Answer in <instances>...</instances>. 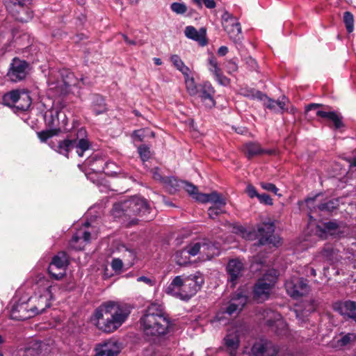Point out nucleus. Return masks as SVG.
Segmentation results:
<instances>
[{
    "label": "nucleus",
    "mask_w": 356,
    "mask_h": 356,
    "mask_svg": "<svg viewBox=\"0 0 356 356\" xmlns=\"http://www.w3.org/2000/svg\"><path fill=\"white\" fill-rule=\"evenodd\" d=\"M170 8L178 15H183L187 11V6L184 3L174 2L170 5Z\"/></svg>",
    "instance_id": "3c124183"
},
{
    "label": "nucleus",
    "mask_w": 356,
    "mask_h": 356,
    "mask_svg": "<svg viewBox=\"0 0 356 356\" xmlns=\"http://www.w3.org/2000/svg\"><path fill=\"white\" fill-rule=\"evenodd\" d=\"M22 91L18 90H12L3 96V104L9 107H15Z\"/></svg>",
    "instance_id": "c9c22d12"
},
{
    "label": "nucleus",
    "mask_w": 356,
    "mask_h": 356,
    "mask_svg": "<svg viewBox=\"0 0 356 356\" xmlns=\"http://www.w3.org/2000/svg\"><path fill=\"white\" fill-rule=\"evenodd\" d=\"M99 165L94 166L92 171L97 173L104 172L108 176H113L120 172V168L116 164L111 161H106L105 159H97Z\"/></svg>",
    "instance_id": "a878e982"
},
{
    "label": "nucleus",
    "mask_w": 356,
    "mask_h": 356,
    "mask_svg": "<svg viewBox=\"0 0 356 356\" xmlns=\"http://www.w3.org/2000/svg\"><path fill=\"white\" fill-rule=\"evenodd\" d=\"M92 103V110L96 115L102 114L106 111L104 99L102 96H95Z\"/></svg>",
    "instance_id": "58836bf2"
},
{
    "label": "nucleus",
    "mask_w": 356,
    "mask_h": 356,
    "mask_svg": "<svg viewBox=\"0 0 356 356\" xmlns=\"http://www.w3.org/2000/svg\"><path fill=\"white\" fill-rule=\"evenodd\" d=\"M224 30L228 34L229 38L236 44L241 43L243 40L241 26L237 20L229 21L222 26Z\"/></svg>",
    "instance_id": "4be33fe9"
},
{
    "label": "nucleus",
    "mask_w": 356,
    "mask_h": 356,
    "mask_svg": "<svg viewBox=\"0 0 356 356\" xmlns=\"http://www.w3.org/2000/svg\"><path fill=\"white\" fill-rule=\"evenodd\" d=\"M277 101H275L270 98H268L267 99V102H264V106L270 109V110H272V111H276V107H277Z\"/></svg>",
    "instance_id": "774afa93"
},
{
    "label": "nucleus",
    "mask_w": 356,
    "mask_h": 356,
    "mask_svg": "<svg viewBox=\"0 0 356 356\" xmlns=\"http://www.w3.org/2000/svg\"><path fill=\"white\" fill-rule=\"evenodd\" d=\"M97 159H104L101 156L98 154L92 155L87 159L86 161V164L90 167V169L92 170V168L94 166L99 165V163L97 161Z\"/></svg>",
    "instance_id": "4d7b16f0"
},
{
    "label": "nucleus",
    "mask_w": 356,
    "mask_h": 356,
    "mask_svg": "<svg viewBox=\"0 0 356 356\" xmlns=\"http://www.w3.org/2000/svg\"><path fill=\"white\" fill-rule=\"evenodd\" d=\"M31 305L29 300L26 302H17L15 304L10 310V317L12 319L17 321H24L32 318L34 312L31 310Z\"/></svg>",
    "instance_id": "a211bd4d"
},
{
    "label": "nucleus",
    "mask_w": 356,
    "mask_h": 356,
    "mask_svg": "<svg viewBox=\"0 0 356 356\" xmlns=\"http://www.w3.org/2000/svg\"><path fill=\"white\" fill-rule=\"evenodd\" d=\"M38 285V292L28 299L31 310L34 312V316L44 312L47 308L50 307V300L53 297L52 290L55 288L51 282L46 279L40 280Z\"/></svg>",
    "instance_id": "20e7f679"
},
{
    "label": "nucleus",
    "mask_w": 356,
    "mask_h": 356,
    "mask_svg": "<svg viewBox=\"0 0 356 356\" xmlns=\"http://www.w3.org/2000/svg\"><path fill=\"white\" fill-rule=\"evenodd\" d=\"M280 350V346L270 340L261 339L252 346L250 356H277Z\"/></svg>",
    "instance_id": "9b49d317"
},
{
    "label": "nucleus",
    "mask_w": 356,
    "mask_h": 356,
    "mask_svg": "<svg viewBox=\"0 0 356 356\" xmlns=\"http://www.w3.org/2000/svg\"><path fill=\"white\" fill-rule=\"evenodd\" d=\"M343 20L347 32L349 33H352L354 30L353 15L349 11H346L343 13Z\"/></svg>",
    "instance_id": "a18cd8bd"
},
{
    "label": "nucleus",
    "mask_w": 356,
    "mask_h": 356,
    "mask_svg": "<svg viewBox=\"0 0 356 356\" xmlns=\"http://www.w3.org/2000/svg\"><path fill=\"white\" fill-rule=\"evenodd\" d=\"M111 266L113 270L116 273H120L123 268V261L121 259L114 258L111 261Z\"/></svg>",
    "instance_id": "13d9d810"
},
{
    "label": "nucleus",
    "mask_w": 356,
    "mask_h": 356,
    "mask_svg": "<svg viewBox=\"0 0 356 356\" xmlns=\"http://www.w3.org/2000/svg\"><path fill=\"white\" fill-rule=\"evenodd\" d=\"M137 282H144L147 285L149 286H152L156 284V280L154 278L149 277L146 276H140L137 278Z\"/></svg>",
    "instance_id": "0e129e2a"
},
{
    "label": "nucleus",
    "mask_w": 356,
    "mask_h": 356,
    "mask_svg": "<svg viewBox=\"0 0 356 356\" xmlns=\"http://www.w3.org/2000/svg\"><path fill=\"white\" fill-rule=\"evenodd\" d=\"M95 350V356H116L120 352L118 343L114 340H109L99 344Z\"/></svg>",
    "instance_id": "412c9836"
},
{
    "label": "nucleus",
    "mask_w": 356,
    "mask_h": 356,
    "mask_svg": "<svg viewBox=\"0 0 356 356\" xmlns=\"http://www.w3.org/2000/svg\"><path fill=\"white\" fill-rule=\"evenodd\" d=\"M246 192L248 195V196L250 197V198H254L255 197H258V196L259 195V194L257 193L256 188L254 186H253L251 184H249L248 186H247V188H246Z\"/></svg>",
    "instance_id": "69168bd1"
},
{
    "label": "nucleus",
    "mask_w": 356,
    "mask_h": 356,
    "mask_svg": "<svg viewBox=\"0 0 356 356\" xmlns=\"http://www.w3.org/2000/svg\"><path fill=\"white\" fill-rule=\"evenodd\" d=\"M318 229H319L321 232H322V235L323 234L329 233L330 234H333V233L339 228V225L336 222L334 221H330L327 222H325L323 224V228H321L320 226H317Z\"/></svg>",
    "instance_id": "49530a36"
},
{
    "label": "nucleus",
    "mask_w": 356,
    "mask_h": 356,
    "mask_svg": "<svg viewBox=\"0 0 356 356\" xmlns=\"http://www.w3.org/2000/svg\"><path fill=\"white\" fill-rule=\"evenodd\" d=\"M215 90L211 83L204 82L201 86L199 97L202 102H203L207 108H213L216 105V101L213 99Z\"/></svg>",
    "instance_id": "aec40b11"
},
{
    "label": "nucleus",
    "mask_w": 356,
    "mask_h": 356,
    "mask_svg": "<svg viewBox=\"0 0 356 356\" xmlns=\"http://www.w3.org/2000/svg\"><path fill=\"white\" fill-rule=\"evenodd\" d=\"M196 200L202 203L211 202L213 205L218 204L220 206H225L226 204L225 200L222 198L221 195L217 192L197 195Z\"/></svg>",
    "instance_id": "cd10ccee"
},
{
    "label": "nucleus",
    "mask_w": 356,
    "mask_h": 356,
    "mask_svg": "<svg viewBox=\"0 0 356 356\" xmlns=\"http://www.w3.org/2000/svg\"><path fill=\"white\" fill-rule=\"evenodd\" d=\"M90 236L89 232L80 229L73 235L70 241V246L76 250H81L90 242Z\"/></svg>",
    "instance_id": "5701e85b"
},
{
    "label": "nucleus",
    "mask_w": 356,
    "mask_h": 356,
    "mask_svg": "<svg viewBox=\"0 0 356 356\" xmlns=\"http://www.w3.org/2000/svg\"><path fill=\"white\" fill-rule=\"evenodd\" d=\"M202 240L196 242L191 243L187 245L183 250L177 251L175 254L176 263L179 266H186L190 263L189 258L183 255L188 254L190 256L195 257L198 254H201Z\"/></svg>",
    "instance_id": "f3484780"
},
{
    "label": "nucleus",
    "mask_w": 356,
    "mask_h": 356,
    "mask_svg": "<svg viewBox=\"0 0 356 356\" xmlns=\"http://www.w3.org/2000/svg\"><path fill=\"white\" fill-rule=\"evenodd\" d=\"M257 198H258L259 202L261 204H264L266 205H270V206L273 204L272 198L268 194H266V193L259 194V195L258 196Z\"/></svg>",
    "instance_id": "680f3d73"
},
{
    "label": "nucleus",
    "mask_w": 356,
    "mask_h": 356,
    "mask_svg": "<svg viewBox=\"0 0 356 356\" xmlns=\"http://www.w3.org/2000/svg\"><path fill=\"white\" fill-rule=\"evenodd\" d=\"M284 285L287 294L294 299L307 295L310 291L308 281L298 276H293L286 280Z\"/></svg>",
    "instance_id": "6e6552de"
},
{
    "label": "nucleus",
    "mask_w": 356,
    "mask_h": 356,
    "mask_svg": "<svg viewBox=\"0 0 356 356\" xmlns=\"http://www.w3.org/2000/svg\"><path fill=\"white\" fill-rule=\"evenodd\" d=\"M144 334L147 336L161 337L167 334L172 323L161 305L151 304L140 319Z\"/></svg>",
    "instance_id": "f03ea898"
},
{
    "label": "nucleus",
    "mask_w": 356,
    "mask_h": 356,
    "mask_svg": "<svg viewBox=\"0 0 356 356\" xmlns=\"http://www.w3.org/2000/svg\"><path fill=\"white\" fill-rule=\"evenodd\" d=\"M225 346L229 356H236L237 350L240 345V339L236 332H231L224 338Z\"/></svg>",
    "instance_id": "bb28decb"
},
{
    "label": "nucleus",
    "mask_w": 356,
    "mask_h": 356,
    "mask_svg": "<svg viewBox=\"0 0 356 356\" xmlns=\"http://www.w3.org/2000/svg\"><path fill=\"white\" fill-rule=\"evenodd\" d=\"M58 132H56L52 129L50 130L42 131L38 133V136L42 142L47 141L49 138L52 137L54 135L57 134Z\"/></svg>",
    "instance_id": "6e6d98bb"
},
{
    "label": "nucleus",
    "mask_w": 356,
    "mask_h": 356,
    "mask_svg": "<svg viewBox=\"0 0 356 356\" xmlns=\"http://www.w3.org/2000/svg\"><path fill=\"white\" fill-rule=\"evenodd\" d=\"M181 276H176L167 286L166 293L181 299Z\"/></svg>",
    "instance_id": "473e14b6"
},
{
    "label": "nucleus",
    "mask_w": 356,
    "mask_h": 356,
    "mask_svg": "<svg viewBox=\"0 0 356 356\" xmlns=\"http://www.w3.org/2000/svg\"><path fill=\"white\" fill-rule=\"evenodd\" d=\"M275 224L273 222H263L259 225L257 229H247L243 226L236 227V232L240 234L243 238L247 240L258 239L256 245H265L273 244L277 245L280 241L274 235Z\"/></svg>",
    "instance_id": "7ed1b4c3"
},
{
    "label": "nucleus",
    "mask_w": 356,
    "mask_h": 356,
    "mask_svg": "<svg viewBox=\"0 0 356 356\" xmlns=\"http://www.w3.org/2000/svg\"><path fill=\"white\" fill-rule=\"evenodd\" d=\"M289 103V99L285 96H282L280 99H277V106L279 107L277 112H280L281 113L284 112L295 113L296 110L293 106L288 107Z\"/></svg>",
    "instance_id": "ea45409f"
},
{
    "label": "nucleus",
    "mask_w": 356,
    "mask_h": 356,
    "mask_svg": "<svg viewBox=\"0 0 356 356\" xmlns=\"http://www.w3.org/2000/svg\"><path fill=\"white\" fill-rule=\"evenodd\" d=\"M227 72L229 74H232L233 73L237 72L238 70V65L235 60L230 59L227 60L224 65Z\"/></svg>",
    "instance_id": "864d4df0"
},
{
    "label": "nucleus",
    "mask_w": 356,
    "mask_h": 356,
    "mask_svg": "<svg viewBox=\"0 0 356 356\" xmlns=\"http://www.w3.org/2000/svg\"><path fill=\"white\" fill-rule=\"evenodd\" d=\"M318 257L330 264H334L339 261V251L332 245H325Z\"/></svg>",
    "instance_id": "7c9ffc66"
},
{
    "label": "nucleus",
    "mask_w": 356,
    "mask_h": 356,
    "mask_svg": "<svg viewBox=\"0 0 356 356\" xmlns=\"http://www.w3.org/2000/svg\"><path fill=\"white\" fill-rule=\"evenodd\" d=\"M29 63L23 60L15 58L10 65L7 76L13 82L24 79L28 74Z\"/></svg>",
    "instance_id": "ddd939ff"
},
{
    "label": "nucleus",
    "mask_w": 356,
    "mask_h": 356,
    "mask_svg": "<svg viewBox=\"0 0 356 356\" xmlns=\"http://www.w3.org/2000/svg\"><path fill=\"white\" fill-rule=\"evenodd\" d=\"M338 207V202L337 200H330L325 202H322L318 204V211L323 212H332L336 209Z\"/></svg>",
    "instance_id": "c03bdc74"
},
{
    "label": "nucleus",
    "mask_w": 356,
    "mask_h": 356,
    "mask_svg": "<svg viewBox=\"0 0 356 356\" xmlns=\"http://www.w3.org/2000/svg\"><path fill=\"white\" fill-rule=\"evenodd\" d=\"M243 151L248 159H251L253 156L263 154H271L273 152L272 150H266L262 149L259 143L252 142L244 145Z\"/></svg>",
    "instance_id": "c85d7f7f"
},
{
    "label": "nucleus",
    "mask_w": 356,
    "mask_h": 356,
    "mask_svg": "<svg viewBox=\"0 0 356 356\" xmlns=\"http://www.w3.org/2000/svg\"><path fill=\"white\" fill-rule=\"evenodd\" d=\"M73 74L68 73L66 78H63L60 80L54 81L51 75L48 78V85L49 90L54 92L55 95L61 96L66 95L71 86L75 85L76 82L72 81Z\"/></svg>",
    "instance_id": "2eb2a0df"
},
{
    "label": "nucleus",
    "mask_w": 356,
    "mask_h": 356,
    "mask_svg": "<svg viewBox=\"0 0 356 356\" xmlns=\"http://www.w3.org/2000/svg\"><path fill=\"white\" fill-rule=\"evenodd\" d=\"M248 300V296L246 293L242 289H238L232 294L227 303L221 307L220 311L216 314L212 322L221 323L225 321V324L227 320L225 319L224 314L232 316L239 314L247 304Z\"/></svg>",
    "instance_id": "39448f33"
},
{
    "label": "nucleus",
    "mask_w": 356,
    "mask_h": 356,
    "mask_svg": "<svg viewBox=\"0 0 356 356\" xmlns=\"http://www.w3.org/2000/svg\"><path fill=\"white\" fill-rule=\"evenodd\" d=\"M87 138V131L86 130L81 127L76 131V138L73 140H76V144L74 148H76V152L77 154L82 157L84 154V152L88 150L91 147V144Z\"/></svg>",
    "instance_id": "6ab92c4d"
},
{
    "label": "nucleus",
    "mask_w": 356,
    "mask_h": 356,
    "mask_svg": "<svg viewBox=\"0 0 356 356\" xmlns=\"http://www.w3.org/2000/svg\"><path fill=\"white\" fill-rule=\"evenodd\" d=\"M181 184H183V188L185 189V191H187L188 194L195 200L197 195L202 194L201 193L198 192V189L195 185L187 181H181Z\"/></svg>",
    "instance_id": "de8ad7c7"
},
{
    "label": "nucleus",
    "mask_w": 356,
    "mask_h": 356,
    "mask_svg": "<svg viewBox=\"0 0 356 356\" xmlns=\"http://www.w3.org/2000/svg\"><path fill=\"white\" fill-rule=\"evenodd\" d=\"M76 140L66 138L58 142L56 148V152L66 157H68L69 152L74 148Z\"/></svg>",
    "instance_id": "72a5a7b5"
},
{
    "label": "nucleus",
    "mask_w": 356,
    "mask_h": 356,
    "mask_svg": "<svg viewBox=\"0 0 356 356\" xmlns=\"http://www.w3.org/2000/svg\"><path fill=\"white\" fill-rule=\"evenodd\" d=\"M215 80L221 86H227L230 83V79L225 76L223 73L214 77Z\"/></svg>",
    "instance_id": "e2e57ef3"
},
{
    "label": "nucleus",
    "mask_w": 356,
    "mask_h": 356,
    "mask_svg": "<svg viewBox=\"0 0 356 356\" xmlns=\"http://www.w3.org/2000/svg\"><path fill=\"white\" fill-rule=\"evenodd\" d=\"M316 115L332 121L334 123L335 129H339L343 126L341 117L335 112H327L318 110L316 111Z\"/></svg>",
    "instance_id": "f704fd0d"
},
{
    "label": "nucleus",
    "mask_w": 356,
    "mask_h": 356,
    "mask_svg": "<svg viewBox=\"0 0 356 356\" xmlns=\"http://www.w3.org/2000/svg\"><path fill=\"white\" fill-rule=\"evenodd\" d=\"M130 309L125 304L115 301L103 302L94 312L92 321L104 332H112L126 321Z\"/></svg>",
    "instance_id": "f257e3e1"
},
{
    "label": "nucleus",
    "mask_w": 356,
    "mask_h": 356,
    "mask_svg": "<svg viewBox=\"0 0 356 356\" xmlns=\"http://www.w3.org/2000/svg\"><path fill=\"white\" fill-rule=\"evenodd\" d=\"M334 309L344 317L351 318L356 322V302L351 300L337 303Z\"/></svg>",
    "instance_id": "b1692460"
},
{
    "label": "nucleus",
    "mask_w": 356,
    "mask_h": 356,
    "mask_svg": "<svg viewBox=\"0 0 356 356\" xmlns=\"http://www.w3.org/2000/svg\"><path fill=\"white\" fill-rule=\"evenodd\" d=\"M208 69L213 77L222 72L218 65L217 58L213 55L208 58Z\"/></svg>",
    "instance_id": "a19ab883"
},
{
    "label": "nucleus",
    "mask_w": 356,
    "mask_h": 356,
    "mask_svg": "<svg viewBox=\"0 0 356 356\" xmlns=\"http://www.w3.org/2000/svg\"><path fill=\"white\" fill-rule=\"evenodd\" d=\"M260 186L264 190L269 191V192H272L275 195H277L278 196H281L280 194L277 193L279 189L277 188V186L275 184H273L272 183H268V182H261Z\"/></svg>",
    "instance_id": "052dcab7"
},
{
    "label": "nucleus",
    "mask_w": 356,
    "mask_h": 356,
    "mask_svg": "<svg viewBox=\"0 0 356 356\" xmlns=\"http://www.w3.org/2000/svg\"><path fill=\"white\" fill-rule=\"evenodd\" d=\"M115 210H121L123 215L131 217L132 216H145L149 213V207L146 200L139 197H133L113 206Z\"/></svg>",
    "instance_id": "423d86ee"
},
{
    "label": "nucleus",
    "mask_w": 356,
    "mask_h": 356,
    "mask_svg": "<svg viewBox=\"0 0 356 356\" xmlns=\"http://www.w3.org/2000/svg\"><path fill=\"white\" fill-rule=\"evenodd\" d=\"M170 61L172 62L173 65L177 68V70H178L183 74V75H187V74H189V67L185 65L184 63L178 55H172L170 56Z\"/></svg>",
    "instance_id": "4c0bfd02"
},
{
    "label": "nucleus",
    "mask_w": 356,
    "mask_h": 356,
    "mask_svg": "<svg viewBox=\"0 0 356 356\" xmlns=\"http://www.w3.org/2000/svg\"><path fill=\"white\" fill-rule=\"evenodd\" d=\"M267 323L269 326H273L274 325V322L271 320H268ZM275 324L277 327H280L282 328V330L280 331H279V330L276 331V332L278 335L286 334V333L287 332V327H286V325L284 322L277 319L275 322Z\"/></svg>",
    "instance_id": "603ef678"
},
{
    "label": "nucleus",
    "mask_w": 356,
    "mask_h": 356,
    "mask_svg": "<svg viewBox=\"0 0 356 356\" xmlns=\"http://www.w3.org/2000/svg\"><path fill=\"white\" fill-rule=\"evenodd\" d=\"M67 265V259L65 253L59 252L53 257L48 268L49 273L55 280H60L65 275Z\"/></svg>",
    "instance_id": "4468645a"
},
{
    "label": "nucleus",
    "mask_w": 356,
    "mask_h": 356,
    "mask_svg": "<svg viewBox=\"0 0 356 356\" xmlns=\"http://www.w3.org/2000/svg\"><path fill=\"white\" fill-rule=\"evenodd\" d=\"M31 104V99L28 92L22 91L15 108L19 111L27 110Z\"/></svg>",
    "instance_id": "e433bc0d"
},
{
    "label": "nucleus",
    "mask_w": 356,
    "mask_h": 356,
    "mask_svg": "<svg viewBox=\"0 0 356 356\" xmlns=\"http://www.w3.org/2000/svg\"><path fill=\"white\" fill-rule=\"evenodd\" d=\"M267 277L268 275H266L263 279L259 280L254 286L253 298L258 302H264L269 298L271 289L277 279V272L274 271V275L269 282H266Z\"/></svg>",
    "instance_id": "f8f14e48"
},
{
    "label": "nucleus",
    "mask_w": 356,
    "mask_h": 356,
    "mask_svg": "<svg viewBox=\"0 0 356 356\" xmlns=\"http://www.w3.org/2000/svg\"><path fill=\"white\" fill-rule=\"evenodd\" d=\"M46 124L56 132H67L70 130L67 127V119L65 114L58 109H51L44 115Z\"/></svg>",
    "instance_id": "1a4fd4ad"
},
{
    "label": "nucleus",
    "mask_w": 356,
    "mask_h": 356,
    "mask_svg": "<svg viewBox=\"0 0 356 356\" xmlns=\"http://www.w3.org/2000/svg\"><path fill=\"white\" fill-rule=\"evenodd\" d=\"M26 1L29 0H4L7 10L21 22H27L33 18V12L24 7Z\"/></svg>",
    "instance_id": "9d476101"
},
{
    "label": "nucleus",
    "mask_w": 356,
    "mask_h": 356,
    "mask_svg": "<svg viewBox=\"0 0 356 356\" xmlns=\"http://www.w3.org/2000/svg\"><path fill=\"white\" fill-rule=\"evenodd\" d=\"M356 340V334L348 333L343 335L340 339L338 340L337 343L340 346H346L350 344L352 341Z\"/></svg>",
    "instance_id": "8fccbe9b"
},
{
    "label": "nucleus",
    "mask_w": 356,
    "mask_h": 356,
    "mask_svg": "<svg viewBox=\"0 0 356 356\" xmlns=\"http://www.w3.org/2000/svg\"><path fill=\"white\" fill-rule=\"evenodd\" d=\"M184 33L186 38L197 42L202 46L206 45L207 43V32L204 28H201L197 31L194 26H188L185 28Z\"/></svg>",
    "instance_id": "393cba45"
},
{
    "label": "nucleus",
    "mask_w": 356,
    "mask_h": 356,
    "mask_svg": "<svg viewBox=\"0 0 356 356\" xmlns=\"http://www.w3.org/2000/svg\"><path fill=\"white\" fill-rule=\"evenodd\" d=\"M224 207L225 206H220L218 204L210 207L208 209V214L209 217L214 219L216 216L222 212V208Z\"/></svg>",
    "instance_id": "5fc2aeb1"
},
{
    "label": "nucleus",
    "mask_w": 356,
    "mask_h": 356,
    "mask_svg": "<svg viewBox=\"0 0 356 356\" xmlns=\"http://www.w3.org/2000/svg\"><path fill=\"white\" fill-rule=\"evenodd\" d=\"M118 250L122 254V258L125 264L128 267L132 266L136 258V252L135 250L131 248H128L125 245H120L118 248Z\"/></svg>",
    "instance_id": "2f4dec72"
},
{
    "label": "nucleus",
    "mask_w": 356,
    "mask_h": 356,
    "mask_svg": "<svg viewBox=\"0 0 356 356\" xmlns=\"http://www.w3.org/2000/svg\"><path fill=\"white\" fill-rule=\"evenodd\" d=\"M226 270L227 273V281L232 288H234L242 277L245 268L243 264L238 259H233L229 261Z\"/></svg>",
    "instance_id": "dca6fc26"
},
{
    "label": "nucleus",
    "mask_w": 356,
    "mask_h": 356,
    "mask_svg": "<svg viewBox=\"0 0 356 356\" xmlns=\"http://www.w3.org/2000/svg\"><path fill=\"white\" fill-rule=\"evenodd\" d=\"M166 186H170V191H176L178 185V181L175 177H165V181L163 182Z\"/></svg>",
    "instance_id": "bf43d9fd"
},
{
    "label": "nucleus",
    "mask_w": 356,
    "mask_h": 356,
    "mask_svg": "<svg viewBox=\"0 0 356 356\" xmlns=\"http://www.w3.org/2000/svg\"><path fill=\"white\" fill-rule=\"evenodd\" d=\"M181 300H188L201 289L204 280L202 274L197 272L194 275L181 277Z\"/></svg>",
    "instance_id": "0eeeda50"
},
{
    "label": "nucleus",
    "mask_w": 356,
    "mask_h": 356,
    "mask_svg": "<svg viewBox=\"0 0 356 356\" xmlns=\"http://www.w3.org/2000/svg\"><path fill=\"white\" fill-rule=\"evenodd\" d=\"M185 78L186 88L187 92L191 96H195L198 93L197 85L195 83L193 77H191L189 74L184 75Z\"/></svg>",
    "instance_id": "79ce46f5"
},
{
    "label": "nucleus",
    "mask_w": 356,
    "mask_h": 356,
    "mask_svg": "<svg viewBox=\"0 0 356 356\" xmlns=\"http://www.w3.org/2000/svg\"><path fill=\"white\" fill-rule=\"evenodd\" d=\"M219 254L220 250L215 244L206 239L202 240L201 255L203 259H211Z\"/></svg>",
    "instance_id": "c756f323"
},
{
    "label": "nucleus",
    "mask_w": 356,
    "mask_h": 356,
    "mask_svg": "<svg viewBox=\"0 0 356 356\" xmlns=\"http://www.w3.org/2000/svg\"><path fill=\"white\" fill-rule=\"evenodd\" d=\"M138 152L143 161H147L151 157L150 147L146 145H140L138 147Z\"/></svg>",
    "instance_id": "09e8293b"
},
{
    "label": "nucleus",
    "mask_w": 356,
    "mask_h": 356,
    "mask_svg": "<svg viewBox=\"0 0 356 356\" xmlns=\"http://www.w3.org/2000/svg\"><path fill=\"white\" fill-rule=\"evenodd\" d=\"M237 20L236 17H234L232 15L229 13L228 12H225L222 16V26L225 25L226 22H229V21Z\"/></svg>",
    "instance_id": "338daca9"
},
{
    "label": "nucleus",
    "mask_w": 356,
    "mask_h": 356,
    "mask_svg": "<svg viewBox=\"0 0 356 356\" xmlns=\"http://www.w3.org/2000/svg\"><path fill=\"white\" fill-rule=\"evenodd\" d=\"M319 195H316L312 197H308L305 200V203L307 204V208L309 210V213L308 214L310 221L314 220L313 216H312V213L316 211L318 209L317 198Z\"/></svg>",
    "instance_id": "37998d69"
}]
</instances>
